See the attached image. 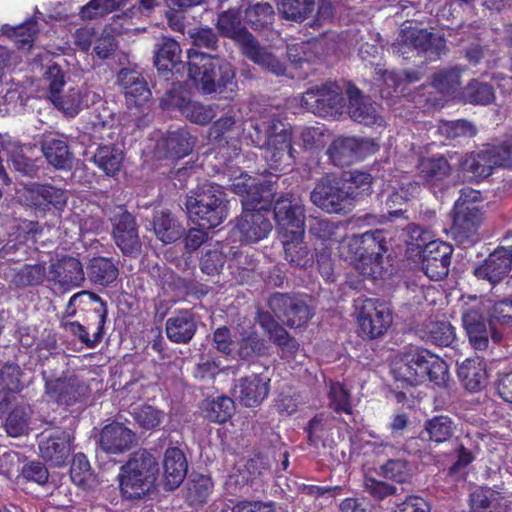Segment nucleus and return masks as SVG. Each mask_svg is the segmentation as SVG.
Returning <instances> with one entry per match:
<instances>
[{
    "label": "nucleus",
    "instance_id": "obj_1",
    "mask_svg": "<svg viewBox=\"0 0 512 512\" xmlns=\"http://www.w3.org/2000/svg\"><path fill=\"white\" fill-rule=\"evenodd\" d=\"M338 250L339 255L363 276L372 279L384 276L387 247L385 235L381 230L347 236L339 243Z\"/></svg>",
    "mask_w": 512,
    "mask_h": 512
},
{
    "label": "nucleus",
    "instance_id": "obj_2",
    "mask_svg": "<svg viewBox=\"0 0 512 512\" xmlns=\"http://www.w3.org/2000/svg\"><path fill=\"white\" fill-rule=\"evenodd\" d=\"M391 371L396 381L410 386L420 385L427 379L437 386H445L449 380L446 362L422 348H410L398 354Z\"/></svg>",
    "mask_w": 512,
    "mask_h": 512
},
{
    "label": "nucleus",
    "instance_id": "obj_3",
    "mask_svg": "<svg viewBox=\"0 0 512 512\" xmlns=\"http://www.w3.org/2000/svg\"><path fill=\"white\" fill-rule=\"evenodd\" d=\"M188 59L189 77L204 94L234 90L235 71L229 62L194 48L188 50Z\"/></svg>",
    "mask_w": 512,
    "mask_h": 512
},
{
    "label": "nucleus",
    "instance_id": "obj_4",
    "mask_svg": "<svg viewBox=\"0 0 512 512\" xmlns=\"http://www.w3.org/2000/svg\"><path fill=\"white\" fill-rule=\"evenodd\" d=\"M217 28L221 35L235 40L240 45L243 54L254 63L276 75L284 73V65L274 55L260 47L253 36L242 26L237 9L229 7L227 11H223L219 15Z\"/></svg>",
    "mask_w": 512,
    "mask_h": 512
},
{
    "label": "nucleus",
    "instance_id": "obj_5",
    "mask_svg": "<svg viewBox=\"0 0 512 512\" xmlns=\"http://www.w3.org/2000/svg\"><path fill=\"white\" fill-rule=\"evenodd\" d=\"M158 474V462L147 451L133 455L121 467L119 478L120 491L126 499H139L154 487Z\"/></svg>",
    "mask_w": 512,
    "mask_h": 512
},
{
    "label": "nucleus",
    "instance_id": "obj_6",
    "mask_svg": "<svg viewBox=\"0 0 512 512\" xmlns=\"http://www.w3.org/2000/svg\"><path fill=\"white\" fill-rule=\"evenodd\" d=\"M348 87L354 86L345 82H327L308 89L292 102L315 115L337 119L345 112Z\"/></svg>",
    "mask_w": 512,
    "mask_h": 512
},
{
    "label": "nucleus",
    "instance_id": "obj_7",
    "mask_svg": "<svg viewBox=\"0 0 512 512\" xmlns=\"http://www.w3.org/2000/svg\"><path fill=\"white\" fill-rule=\"evenodd\" d=\"M186 210L189 219L202 229H212L227 217L221 187L207 183L199 191L188 195Z\"/></svg>",
    "mask_w": 512,
    "mask_h": 512
},
{
    "label": "nucleus",
    "instance_id": "obj_8",
    "mask_svg": "<svg viewBox=\"0 0 512 512\" xmlns=\"http://www.w3.org/2000/svg\"><path fill=\"white\" fill-rule=\"evenodd\" d=\"M254 129L265 133V159L270 167L278 170L282 164L290 166L295 158L291 128L274 116H264L261 123H255Z\"/></svg>",
    "mask_w": 512,
    "mask_h": 512
},
{
    "label": "nucleus",
    "instance_id": "obj_9",
    "mask_svg": "<svg viewBox=\"0 0 512 512\" xmlns=\"http://www.w3.org/2000/svg\"><path fill=\"white\" fill-rule=\"evenodd\" d=\"M481 193L471 188H464L454 205L452 231L459 241L472 239L477 235L483 221V213L477 204Z\"/></svg>",
    "mask_w": 512,
    "mask_h": 512
},
{
    "label": "nucleus",
    "instance_id": "obj_10",
    "mask_svg": "<svg viewBox=\"0 0 512 512\" xmlns=\"http://www.w3.org/2000/svg\"><path fill=\"white\" fill-rule=\"evenodd\" d=\"M358 334L365 339L382 336L392 323L390 307L377 299L359 297L354 302Z\"/></svg>",
    "mask_w": 512,
    "mask_h": 512
},
{
    "label": "nucleus",
    "instance_id": "obj_11",
    "mask_svg": "<svg viewBox=\"0 0 512 512\" xmlns=\"http://www.w3.org/2000/svg\"><path fill=\"white\" fill-rule=\"evenodd\" d=\"M274 218L283 239H300L305 232V209L294 194L280 196L274 206Z\"/></svg>",
    "mask_w": 512,
    "mask_h": 512
},
{
    "label": "nucleus",
    "instance_id": "obj_12",
    "mask_svg": "<svg viewBox=\"0 0 512 512\" xmlns=\"http://www.w3.org/2000/svg\"><path fill=\"white\" fill-rule=\"evenodd\" d=\"M510 165H512V142L467 155L461 162V169L471 174L469 179L480 181L490 176L494 167Z\"/></svg>",
    "mask_w": 512,
    "mask_h": 512
},
{
    "label": "nucleus",
    "instance_id": "obj_13",
    "mask_svg": "<svg viewBox=\"0 0 512 512\" xmlns=\"http://www.w3.org/2000/svg\"><path fill=\"white\" fill-rule=\"evenodd\" d=\"M444 47L445 44L441 38H436L425 29L411 26L401 28L392 46L393 52L403 58H409L410 53L414 51L420 53L433 50L435 54L439 55Z\"/></svg>",
    "mask_w": 512,
    "mask_h": 512
},
{
    "label": "nucleus",
    "instance_id": "obj_14",
    "mask_svg": "<svg viewBox=\"0 0 512 512\" xmlns=\"http://www.w3.org/2000/svg\"><path fill=\"white\" fill-rule=\"evenodd\" d=\"M356 193L353 187L345 189L342 182L330 177L322 178L311 192V201L328 213H339Z\"/></svg>",
    "mask_w": 512,
    "mask_h": 512
},
{
    "label": "nucleus",
    "instance_id": "obj_15",
    "mask_svg": "<svg viewBox=\"0 0 512 512\" xmlns=\"http://www.w3.org/2000/svg\"><path fill=\"white\" fill-rule=\"evenodd\" d=\"M45 79L48 82L49 97L54 106L70 117L76 116L82 109L83 99L76 88H70L65 94H60L65 84L61 68L58 65L49 66L45 72Z\"/></svg>",
    "mask_w": 512,
    "mask_h": 512
},
{
    "label": "nucleus",
    "instance_id": "obj_16",
    "mask_svg": "<svg viewBox=\"0 0 512 512\" xmlns=\"http://www.w3.org/2000/svg\"><path fill=\"white\" fill-rule=\"evenodd\" d=\"M44 380L46 396L61 406H72L88 393V387L76 375L65 374L54 379L44 376Z\"/></svg>",
    "mask_w": 512,
    "mask_h": 512
},
{
    "label": "nucleus",
    "instance_id": "obj_17",
    "mask_svg": "<svg viewBox=\"0 0 512 512\" xmlns=\"http://www.w3.org/2000/svg\"><path fill=\"white\" fill-rule=\"evenodd\" d=\"M232 191L241 196L243 210L259 208L265 210L270 207L275 196L272 185H258L256 180L248 174H241L231 184Z\"/></svg>",
    "mask_w": 512,
    "mask_h": 512
},
{
    "label": "nucleus",
    "instance_id": "obj_18",
    "mask_svg": "<svg viewBox=\"0 0 512 512\" xmlns=\"http://www.w3.org/2000/svg\"><path fill=\"white\" fill-rule=\"evenodd\" d=\"M165 109L176 108L190 122L198 125H206L217 115L218 106L215 104L204 105L190 100L186 95L176 89L169 91L161 100Z\"/></svg>",
    "mask_w": 512,
    "mask_h": 512
},
{
    "label": "nucleus",
    "instance_id": "obj_19",
    "mask_svg": "<svg viewBox=\"0 0 512 512\" xmlns=\"http://www.w3.org/2000/svg\"><path fill=\"white\" fill-rule=\"evenodd\" d=\"M377 145L370 139L338 137L328 149L331 161L337 166H346L374 153Z\"/></svg>",
    "mask_w": 512,
    "mask_h": 512
},
{
    "label": "nucleus",
    "instance_id": "obj_20",
    "mask_svg": "<svg viewBox=\"0 0 512 512\" xmlns=\"http://www.w3.org/2000/svg\"><path fill=\"white\" fill-rule=\"evenodd\" d=\"M268 210L269 207L265 210L259 208L243 210L237 219L233 235L238 236L240 241L246 244L257 243L267 238L272 231V223L263 212Z\"/></svg>",
    "mask_w": 512,
    "mask_h": 512
},
{
    "label": "nucleus",
    "instance_id": "obj_21",
    "mask_svg": "<svg viewBox=\"0 0 512 512\" xmlns=\"http://www.w3.org/2000/svg\"><path fill=\"white\" fill-rule=\"evenodd\" d=\"M453 248L443 241H431L421 253V266L425 275L434 281L446 277L449 273Z\"/></svg>",
    "mask_w": 512,
    "mask_h": 512
},
{
    "label": "nucleus",
    "instance_id": "obj_22",
    "mask_svg": "<svg viewBox=\"0 0 512 512\" xmlns=\"http://www.w3.org/2000/svg\"><path fill=\"white\" fill-rule=\"evenodd\" d=\"M113 238L125 255H135L141 248L138 231L133 216L123 207H118L111 217Z\"/></svg>",
    "mask_w": 512,
    "mask_h": 512
},
{
    "label": "nucleus",
    "instance_id": "obj_23",
    "mask_svg": "<svg viewBox=\"0 0 512 512\" xmlns=\"http://www.w3.org/2000/svg\"><path fill=\"white\" fill-rule=\"evenodd\" d=\"M74 438L66 431L43 436L39 441L40 457L52 467H63L67 463Z\"/></svg>",
    "mask_w": 512,
    "mask_h": 512
},
{
    "label": "nucleus",
    "instance_id": "obj_24",
    "mask_svg": "<svg viewBox=\"0 0 512 512\" xmlns=\"http://www.w3.org/2000/svg\"><path fill=\"white\" fill-rule=\"evenodd\" d=\"M269 306L279 318L283 317V321L290 327H300L312 316L304 300L285 294L273 295L269 300Z\"/></svg>",
    "mask_w": 512,
    "mask_h": 512
},
{
    "label": "nucleus",
    "instance_id": "obj_25",
    "mask_svg": "<svg viewBox=\"0 0 512 512\" xmlns=\"http://www.w3.org/2000/svg\"><path fill=\"white\" fill-rule=\"evenodd\" d=\"M269 386V376L253 374L238 380L233 395L242 405L256 407L268 396Z\"/></svg>",
    "mask_w": 512,
    "mask_h": 512
},
{
    "label": "nucleus",
    "instance_id": "obj_26",
    "mask_svg": "<svg viewBox=\"0 0 512 512\" xmlns=\"http://www.w3.org/2000/svg\"><path fill=\"white\" fill-rule=\"evenodd\" d=\"M511 265L512 247H499L475 268L474 274L479 279L495 284L509 273Z\"/></svg>",
    "mask_w": 512,
    "mask_h": 512
},
{
    "label": "nucleus",
    "instance_id": "obj_27",
    "mask_svg": "<svg viewBox=\"0 0 512 512\" xmlns=\"http://www.w3.org/2000/svg\"><path fill=\"white\" fill-rule=\"evenodd\" d=\"M39 225L33 221H22L18 226V232L14 240H9L2 249H0V258H7L9 261H21L25 259L28 249L36 242V237L40 233Z\"/></svg>",
    "mask_w": 512,
    "mask_h": 512
},
{
    "label": "nucleus",
    "instance_id": "obj_28",
    "mask_svg": "<svg viewBox=\"0 0 512 512\" xmlns=\"http://www.w3.org/2000/svg\"><path fill=\"white\" fill-rule=\"evenodd\" d=\"M195 139L182 128L167 132L156 144L155 155L158 158H183L193 149Z\"/></svg>",
    "mask_w": 512,
    "mask_h": 512
},
{
    "label": "nucleus",
    "instance_id": "obj_29",
    "mask_svg": "<svg viewBox=\"0 0 512 512\" xmlns=\"http://www.w3.org/2000/svg\"><path fill=\"white\" fill-rule=\"evenodd\" d=\"M47 278L64 289L79 287L85 280L82 264L74 257H65L52 264Z\"/></svg>",
    "mask_w": 512,
    "mask_h": 512
},
{
    "label": "nucleus",
    "instance_id": "obj_30",
    "mask_svg": "<svg viewBox=\"0 0 512 512\" xmlns=\"http://www.w3.org/2000/svg\"><path fill=\"white\" fill-rule=\"evenodd\" d=\"M348 104L346 105L345 112L350 118L358 123L367 126H383L384 119L377 112L375 106L368 103L360 94L358 88L348 87L347 89Z\"/></svg>",
    "mask_w": 512,
    "mask_h": 512
},
{
    "label": "nucleus",
    "instance_id": "obj_31",
    "mask_svg": "<svg viewBox=\"0 0 512 512\" xmlns=\"http://www.w3.org/2000/svg\"><path fill=\"white\" fill-rule=\"evenodd\" d=\"M117 82L125 95L128 105L141 106L151 97L146 81L135 70L121 69L117 76Z\"/></svg>",
    "mask_w": 512,
    "mask_h": 512
},
{
    "label": "nucleus",
    "instance_id": "obj_32",
    "mask_svg": "<svg viewBox=\"0 0 512 512\" xmlns=\"http://www.w3.org/2000/svg\"><path fill=\"white\" fill-rule=\"evenodd\" d=\"M134 433L120 423L106 425L100 435L101 448L111 454H119L131 448Z\"/></svg>",
    "mask_w": 512,
    "mask_h": 512
},
{
    "label": "nucleus",
    "instance_id": "obj_33",
    "mask_svg": "<svg viewBox=\"0 0 512 512\" xmlns=\"http://www.w3.org/2000/svg\"><path fill=\"white\" fill-rule=\"evenodd\" d=\"M388 186L391 191L387 196L386 206L391 217L401 215L404 212L401 206L417 196L420 191L419 184L412 181L408 176H403L400 181Z\"/></svg>",
    "mask_w": 512,
    "mask_h": 512
},
{
    "label": "nucleus",
    "instance_id": "obj_34",
    "mask_svg": "<svg viewBox=\"0 0 512 512\" xmlns=\"http://www.w3.org/2000/svg\"><path fill=\"white\" fill-rule=\"evenodd\" d=\"M164 486L174 490L182 483L187 473V461L183 452L176 447H170L164 455Z\"/></svg>",
    "mask_w": 512,
    "mask_h": 512
},
{
    "label": "nucleus",
    "instance_id": "obj_35",
    "mask_svg": "<svg viewBox=\"0 0 512 512\" xmlns=\"http://www.w3.org/2000/svg\"><path fill=\"white\" fill-rule=\"evenodd\" d=\"M94 301L99 302L101 305V308L97 310L99 314V322L97 330L94 332L93 336L90 337L89 333L87 332L86 328L81 325L79 322L76 321H67L62 320L61 321V327L64 328L66 331L71 333L72 335L76 336L81 343H83L87 348L93 349L95 348L101 341L103 337V327L106 321L107 317V308L105 303L102 301V299L99 296H93Z\"/></svg>",
    "mask_w": 512,
    "mask_h": 512
},
{
    "label": "nucleus",
    "instance_id": "obj_36",
    "mask_svg": "<svg viewBox=\"0 0 512 512\" xmlns=\"http://www.w3.org/2000/svg\"><path fill=\"white\" fill-rule=\"evenodd\" d=\"M417 168L420 178L432 188L439 186L451 173L444 156L422 158Z\"/></svg>",
    "mask_w": 512,
    "mask_h": 512
},
{
    "label": "nucleus",
    "instance_id": "obj_37",
    "mask_svg": "<svg viewBox=\"0 0 512 512\" xmlns=\"http://www.w3.org/2000/svg\"><path fill=\"white\" fill-rule=\"evenodd\" d=\"M42 151L48 163L56 169L72 167L73 155L64 138L46 137L42 142Z\"/></svg>",
    "mask_w": 512,
    "mask_h": 512
},
{
    "label": "nucleus",
    "instance_id": "obj_38",
    "mask_svg": "<svg viewBox=\"0 0 512 512\" xmlns=\"http://www.w3.org/2000/svg\"><path fill=\"white\" fill-rule=\"evenodd\" d=\"M196 332V322L192 314L182 311L166 321L167 337L175 343H188Z\"/></svg>",
    "mask_w": 512,
    "mask_h": 512
},
{
    "label": "nucleus",
    "instance_id": "obj_39",
    "mask_svg": "<svg viewBox=\"0 0 512 512\" xmlns=\"http://www.w3.org/2000/svg\"><path fill=\"white\" fill-rule=\"evenodd\" d=\"M333 419L325 414L316 415L310 420L307 426L308 442L315 448L332 447L334 438L332 436Z\"/></svg>",
    "mask_w": 512,
    "mask_h": 512
},
{
    "label": "nucleus",
    "instance_id": "obj_40",
    "mask_svg": "<svg viewBox=\"0 0 512 512\" xmlns=\"http://www.w3.org/2000/svg\"><path fill=\"white\" fill-rule=\"evenodd\" d=\"M29 193L32 205L41 210H46L50 205L62 209L67 202L66 192L53 186L35 184Z\"/></svg>",
    "mask_w": 512,
    "mask_h": 512
},
{
    "label": "nucleus",
    "instance_id": "obj_41",
    "mask_svg": "<svg viewBox=\"0 0 512 512\" xmlns=\"http://www.w3.org/2000/svg\"><path fill=\"white\" fill-rule=\"evenodd\" d=\"M458 376L467 390H479L487 376L483 360L479 357L464 360L458 368Z\"/></svg>",
    "mask_w": 512,
    "mask_h": 512
},
{
    "label": "nucleus",
    "instance_id": "obj_42",
    "mask_svg": "<svg viewBox=\"0 0 512 512\" xmlns=\"http://www.w3.org/2000/svg\"><path fill=\"white\" fill-rule=\"evenodd\" d=\"M491 337L500 342L506 328L512 327V300H502L493 305L489 313Z\"/></svg>",
    "mask_w": 512,
    "mask_h": 512
},
{
    "label": "nucleus",
    "instance_id": "obj_43",
    "mask_svg": "<svg viewBox=\"0 0 512 512\" xmlns=\"http://www.w3.org/2000/svg\"><path fill=\"white\" fill-rule=\"evenodd\" d=\"M93 161L106 175L114 176L121 169L123 152L114 143L99 144Z\"/></svg>",
    "mask_w": 512,
    "mask_h": 512
},
{
    "label": "nucleus",
    "instance_id": "obj_44",
    "mask_svg": "<svg viewBox=\"0 0 512 512\" xmlns=\"http://www.w3.org/2000/svg\"><path fill=\"white\" fill-rule=\"evenodd\" d=\"M38 30L37 21L30 19L17 26L4 24L0 28V34L6 35L19 48L29 49Z\"/></svg>",
    "mask_w": 512,
    "mask_h": 512
},
{
    "label": "nucleus",
    "instance_id": "obj_45",
    "mask_svg": "<svg viewBox=\"0 0 512 512\" xmlns=\"http://www.w3.org/2000/svg\"><path fill=\"white\" fill-rule=\"evenodd\" d=\"M155 65L160 71L172 70L179 63L181 49L179 44L163 37L156 46Z\"/></svg>",
    "mask_w": 512,
    "mask_h": 512
},
{
    "label": "nucleus",
    "instance_id": "obj_46",
    "mask_svg": "<svg viewBox=\"0 0 512 512\" xmlns=\"http://www.w3.org/2000/svg\"><path fill=\"white\" fill-rule=\"evenodd\" d=\"M84 134L94 142L102 141L101 144H112L118 138V128L114 127L111 121L94 115L84 126Z\"/></svg>",
    "mask_w": 512,
    "mask_h": 512
},
{
    "label": "nucleus",
    "instance_id": "obj_47",
    "mask_svg": "<svg viewBox=\"0 0 512 512\" xmlns=\"http://www.w3.org/2000/svg\"><path fill=\"white\" fill-rule=\"evenodd\" d=\"M154 231L163 243H172L182 234L180 226L167 210H160L154 216Z\"/></svg>",
    "mask_w": 512,
    "mask_h": 512
},
{
    "label": "nucleus",
    "instance_id": "obj_48",
    "mask_svg": "<svg viewBox=\"0 0 512 512\" xmlns=\"http://www.w3.org/2000/svg\"><path fill=\"white\" fill-rule=\"evenodd\" d=\"M302 239H283L285 259L294 266L307 268L313 263V255Z\"/></svg>",
    "mask_w": 512,
    "mask_h": 512
},
{
    "label": "nucleus",
    "instance_id": "obj_49",
    "mask_svg": "<svg viewBox=\"0 0 512 512\" xmlns=\"http://www.w3.org/2000/svg\"><path fill=\"white\" fill-rule=\"evenodd\" d=\"M494 91L487 83L472 80L459 92V99L473 105H488L494 100Z\"/></svg>",
    "mask_w": 512,
    "mask_h": 512
},
{
    "label": "nucleus",
    "instance_id": "obj_50",
    "mask_svg": "<svg viewBox=\"0 0 512 512\" xmlns=\"http://www.w3.org/2000/svg\"><path fill=\"white\" fill-rule=\"evenodd\" d=\"M70 477L73 483L84 489H90L96 484L90 463L83 453H78L73 457Z\"/></svg>",
    "mask_w": 512,
    "mask_h": 512
},
{
    "label": "nucleus",
    "instance_id": "obj_51",
    "mask_svg": "<svg viewBox=\"0 0 512 512\" xmlns=\"http://www.w3.org/2000/svg\"><path fill=\"white\" fill-rule=\"evenodd\" d=\"M506 500L497 491L490 488L480 487L470 494V505L473 512L477 510H496L502 508Z\"/></svg>",
    "mask_w": 512,
    "mask_h": 512
},
{
    "label": "nucleus",
    "instance_id": "obj_52",
    "mask_svg": "<svg viewBox=\"0 0 512 512\" xmlns=\"http://www.w3.org/2000/svg\"><path fill=\"white\" fill-rule=\"evenodd\" d=\"M118 275L115 265L107 258L97 257L90 261L88 276L94 283L107 285L113 282Z\"/></svg>",
    "mask_w": 512,
    "mask_h": 512
},
{
    "label": "nucleus",
    "instance_id": "obj_53",
    "mask_svg": "<svg viewBox=\"0 0 512 512\" xmlns=\"http://www.w3.org/2000/svg\"><path fill=\"white\" fill-rule=\"evenodd\" d=\"M455 429L454 421L444 415L435 416L425 424V431L428 433L429 439L436 443L449 440L453 436Z\"/></svg>",
    "mask_w": 512,
    "mask_h": 512
},
{
    "label": "nucleus",
    "instance_id": "obj_54",
    "mask_svg": "<svg viewBox=\"0 0 512 512\" xmlns=\"http://www.w3.org/2000/svg\"><path fill=\"white\" fill-rule=\"evenodd\" d=\"M31 408L22 404L16 406L8 415L5 422L6 432L12 437H19L28 431Z\"/></svg>",
    "mask_w": 512,
    "mask_h": 512
},
{
    "label": "nucleus",
    "instance_id": "obj_55",
    "mask_svg": "<svg viewBox=\"0 0 512 512\" xmlns=\"http://www.w3.org/2000/svg\"><path fill=\"white\" fill-rule=\"evenodd\" d=\"M459 84L460 70L457 68H451L436 73L432 81V85L438 91L451 96L453 99H459V92H462V90L458 89Z\"/></svg>",
    "mask_w": 512,
    "mask_h": 512
},
{
    "label": "nucleus",
    "instance_id": "obj_56",
    "mask_svg": "<svg viewBox=\"0 0 512 512\" xmlns=\"http://www.w3.org/2000/svg\"><path fill=\"white\" fill-rule=\"evenodd\" d=\"M424 333L423 338L438 346H450L455 340L454 327L446 321L430 322Z\"/></svg>",
    "mask_w": 512,
    "mask_h": 512
},
{
    "label": "nucleus",
    "instance_id": "obj_57",
    "mask_svg": "<svg viewBox=\"0 0 512 512\" xmlns=\"http://www.w3.org/2000/svg\"><path fill=\"white\" fill-rule=\"evenodd\" d=\"M203 409L208 420L223 423L231 417L234 411V402L229 397L221 396L205 403Z\"/></svg>",
    "mask_w": 512,
    "mask_h": 512
},
{
    "label": "nucleus",
    "instance_id": "obj_58",
    "mask_svg": "<svg viewBox=\"0 0 512 512\" xmlns=\"http://www.w3.org/2000/svg\"><path fill=\"white\" fill-rule=\"evenodd\" d=\"M245 20L255 30L264 29L274 20L273 7L269 3H257L246 10Z\"/></svg>",
    "mask_w": 512,
    "mask_h": 512
},
{
    "label": "nucleus",
    "instance_id": "obj_59",
    "mask_svg": "<svg viewBox=\"0 0 512 512\" xmlns=\"http://www.w3.org/2000/svg\"><path fill=\"white\" fill-rule=\"evenodd\" d=\"M314 9V0H282L279 12L286 19L302 22Z\"/></svg>",
    "mask_w": 512,
    "mask_h": 512
},
{
    "label": "nucleus",
    "instance_id": "obj_60",
    "mask_svg": "<svg viewBox=\"0 0 512 512\" xmlns=\"http://www.w3.org/2000/svg\"><path fill=\"white\" fill-rule=\"evenodd\" d=\"M212 481L209 477L198 475L193 478L187 487L186 501L194 506L205 502L212 490Z\"/></svg>",
    "mask_w": 512,
    "mask_h": 512
},
{
    "label": "nucleus",
    "instance_id": "obj_61",
    "mask_svg": "<svg viewBox=\"0 0 512 512\" xmlns=\"http://www.w3.org/2000/svg\"><path fill=\"white\" fill-rule=\"evenodd\" d=\"M46 269L43 264L24 265L13 277V283L18 287L38 285L44 281Z\"/></svg>",
    "mask_w": 512,
    "mask_h": 512
},
{
    "label": "nucleus",
    "instance_id": "obj_62",
    "mask_svg": "<svg viewBox=\"0 0 512 512\" xmlns=\"http://www.w3.org/2000/svg\"><path fill=\"white\" fill-rule=\"evenodd\" d=\"M339 226L327 219H321L312 217L309 220V231L317 239L323 243L329 242L326 248L331 246V243L337 241L336 235L339 230Z\"/></svg>",
    "mask_w": 512,
    "mask_h": 512
},
{
    "label": "nucleus",
    "instance_id": "obj_63",
    "mask_svg": "<svg viewBox=\"0 0 512 512\" xmlns=\"http://www.w3.org/2000/svg\"><path fill=\"white\" fill-rule=\"evenodd\" d=\"M93 43L94 52L100 59L109 58L118 47L115 30L111 27H105L101 33L95 34Z\"/></svg>",
    "mask_w": 512,
    "mask_h": 512
},
{
    "label": "nucleus",
    "instance_id": "obj_64",
    "mask_svg": "<svg viewBox=\"0 0 512 512\" xmlns=\"http://www.w3.org/2000/svg\"><path fill=\"white\" fill-rule=\"evenodd\" d=\"M237 122L233 115L222 116L209 128V140L213 143L227 142L228 136L237 128Z\"/></svg>",
    "mask_w": 512,
    "mask_h": 512
}]
</instances>
